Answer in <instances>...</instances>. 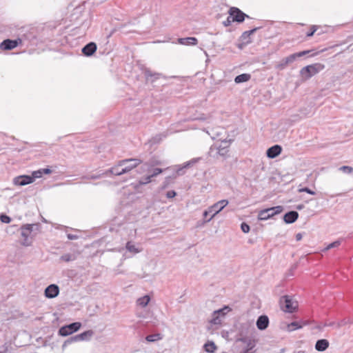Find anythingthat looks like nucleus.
Segmentation results:
<instances>
[{"label":"nucleus","instance_id":"f257e3e1","mask_svg":"<svg viewBox=\"0 0 353 353\" xmlns=\"http://www.w3.org/2000/svg\"><path fill=\"white\" fill-rule=\"evenodd\" d=\"M40 228L39 223L24 224L21 225L19 229L21 237L20 244L24 247L31 246L35 235L40 230Z\"/></svg>","mask_w":353,"mask_h":353},{"label":"nucleus","instance_id":"f03ea898","mask_svg":"<svg viewBox=\"0 0 353 353\" xmlns=\"http://www.w3.org/2000/svg\"><path fill=\"white\" fill-rule=\"evenodd\" d=\"M230 143V140L226 139L221 141L219 143H214L210 148L209 155L215 159L219 157H225L229 152Z\"/></svg>","mask_w":353,"mask_h":353},{"label":"nucleus","instance_id":"7ed1b4c3","mask_svg":"<svg viewBox=\"0 0 353 353\" xmlns=\"http://www.w3.org/2000/svg\"><path fill=\"white\" fill-rule=\"evenodd\" d=\"M228 201L226 199L220 200L215 203L212 205L210 206L207 210H205L203 213L204 219H206L209 214H211V216L205 219V222H210L217 214L223 210V208L228 205Z\"/></svg>","mask_w":353,"mask_h":353},{"label":"nucleus","instance_id":"20e7f679","mask_svg":"<svg viewBox=\"0 0 353 353\" xmlns=\"http://www.w3.org/2000/svg\"><path fill=\"white\" fill-rule=\"evenodd\" d=\"M325 68V65L321 63H316L303 67L300 70V75L303 80H307Z\"/></svg>","mask_w":353,"mask_h":353},{"label":"nucleus","instance_id":"39448f33","mask_svg":"<svg viewBox=\"0 0 353 353\" xmlns=\"http://www.w3.org/2000/svg\"><path fill=\"white\" fill-rule=\"evenodd\" d=\"M309 52V50H305L290 54V56L285 57L279 61L276 65V68L279 70H282L285 69L288 65L294 62L297 58L301 57L308 54Z\"/></svg>","mask_w":353,"mask_h":353},{"label":"nucleus","instance_id":"423d86ee","mask_svg":"<svg viewBox=\"0 0 353 353\" xmlns=\"http://www.w3.org/2000/svg\"><path fill=\"white\" fill-rule=\"evenodd\" d=\"M280 304L283 310L286 312H293L298 307L297 301L288 295L281 298Z\"/></svg>","mask_w":353,"mask_h":353},{"label":"nucleus","instance_id":"0eeeda50","mask_svg":"<svg viewBox=\"0 0 353 353\" xmlns=\"http://www.w3.org/2000/svg\"><path fill=\"white\" fill-rule=\"evenodd\" d=\"M283 211L282 206H276L261 210L259 212L258 219L261 221H265L273 216L280 214Z\"/></svg>","mask_w":353,"mask_h":353},{"label":"nucleus","instance_id":"6e6552de","mask_svg":"<svg viewBox=\"0 0 353 353\" xmlns=\"http://www.w3.org/2000/svg\"><path fill=\"white\" fill-rule=\"evenodd\" d=\"M93 332L92 330H87L85 332H83L79 334L75 335L72 337H70L67 341H65L62 347L63 349L65 348L68 344H70L74 342H78V341H89L90 340L91 337L93 336Z\"/></svg>","mask_w":353,"mask_h":353},{"label":"nucleus","instance_id":"1a4fd4ad","mask_svg":"<svg viewBox=\"0 0 353 353\" xmlns=\"http://www.w3.org/2000/svg\"><path fill=\"white\" fill-rule=\"evenodd\" d=\"M141 162L142 161L138 159H127L120 161V165H122L121 172L125 173L129 172L132 169L140 165Z\"/></svg>","mask_w":353,"mask_h":353},{"label":"nucleus","instance_id":"9d476101","mask_svg":"<svg viewBox=\"0 0 353 353\" xmlns=\"http://www.w3.org/2000/svg\"><path fill=\"white\" fill-rule=\"evenodd\" d=\"M243 343V347L240 353H253V349L256 346V340L250 337H245L239 339Z\"/></svg>","mask_w":353,"mask_h":353},{"label":"nucleus","instance_id":"9b49d317","mask_svg":"<svg viewBox=\"0 0 353 353\" xmlns=\"http://www.w3.org/2000/svg\"><path fill=\"white\" fill-rule=\"evenodd\" d=\"M81 326V323L75 322L71 324L61 327L59 330V334L63 336H67L78 331Z\"/></svg>","mask_w":353,"mask_h":353},{"label":"nucleus","instance_id":"f8f14e48","mask_svg":"<svg viewBox=\"0 0 353 353\" xmlns=\"http://www.w3.org/2000/svg\"><path fill=\"white\" fill-rule=\"evenodd\" d=\"M230 310V309L229 307L226 306L222 309L214 311L212 315V319L210 320V323L213 325H220L221 323L222 319Z\"/></svg>","mask_w":353,"mask_h":353},{"label":"nucleus","instance_id":"ddd939ff","mask_svg":"<svg viewBox=\"0 0 353 353\" xmlns=\"http://www.w3.org/2000/svg\"><path fill=\"white\" fill-rule=\"evenodd\" d=\"M229 14L232 17V21L243 22L245 17H248L247 14L243 13L239 8L232 7L229 10Z\"/></svg>","mask_w":353,"mask_h":353},{"label":"nucleus","instance_id":"4468645a","mask_svg":"<svg viewBox=\"0 0 353 353\" xmlns=\"http://www.w3.org/2000/svg\"><path fill=\"white\" fill-rule=\"evenodd\" d=\"M34 182V178L28 175H21L14 178L13 183L16 185H26Z\"/></svg>","mask_w":353,"mask_h":353},{"label":"nucleus","instance_id":"2eb2a0df","mask_svg":"<svg viewBox=\"0 0 353 353\" xmlns=\"http://www.w3.org/2000/svg\"><path fill=\"white\" fill-rule=\"evenodd\" d=\"M59 288L55 284H51L45 290V296L48 299H53L58 296Z\"/></svg>","mask_w":353,"mask_h":353},{"label":"nucleus","instance_id":"dca6fc26","mask_svg":"<svg viewBox=\"0 0 353 353\" xmlns=\"http://www.w3.org/2000/svg\"><path fill=\"white\" fill-rule=\"evenodd\" d=\"M21 42L20 39L18 40H11V39H6L4 40L0 45V47L2 50H10L15 48L19 43Z\"/></svg>","mask_w":353,"mask_h":353},{"label":"nucleus","instance_id":"f3484780","mask_svg":"<svg viewBox=\"0 0 353 353\" xmlns=\"http://www.w3.org/2000/svg\"><path fill=\"white\" fill-rule=\"evenodd\" d=\"M199 159H193L189 161L185 162L183 165H176V175H183L185 173V169L189 168L193 164L196 163L198 161Z\"/></svg>","mask_w":353,"mask_h":353},{"label":"nucleus","instance_id":"a211bd4d","mask_svg":"<svg viewBox=\"0 0 353 353\" xmlns=\"http://www.w3.org/2000/svg\"><path fill=\"white\" fill-rule=\"evenodd\" d=\"M125 249L133 255L142 251V248L140 245L131 241L127 242Z\"/></svg>","mask_w":353,"mask_h":353},{"label":"nucleus","instance_id":"6ab92c4d","mask_svg":"<svg viewBox=\"0 0 353 353\" xmlns=\"http://www.w3.org/2000/svg\"><path fill=\"white\" fill-rule=\"evenodd\" d=\"M256 327L260 330H265L269 325V319L265 315L260 316L256 323Z\"/></svg>","mask_w":353,"mask_h":353},{"label":"nucleus","instance_id":"aec40b11","mask_svg":"<svg viewBox=\"0 0 353 353\" xmlns=\"http://www.w3.org/2000/svg\"><path fill=\"white\" fill-rule=\"evenodd\" d=\"M282 148L279 145H275L268 149L266 154L268 157L274 159L281 154Z\"/></svg>","mask_w":353,"mask_h":353},{"label":"nucleus","instance_id":"412c9836","mask_svg":"<svg viewBox=\"0 0 353 353\" xmlns=\"http://www.w3.org/2000/svg\"><path fill=\"white\" fill-rule=\"evenodd\" d=\"M299 214L296 211H290L284 215L283 219L286 223H292L296 221Z\"/></svg>","mask_w":353,"mask_h":353},{"label":"nucleus","instance_id":"4be33fe9","mask_svg":"<svg viewBox=\"0 0 353 353\" xmlns=\"http://www.w3.org/2000/svg\"><path fill=\"white\" fill-rule=\"evenodd\" d=\"M330 345V343L327 339H319L316 342L315 349L319 352L326 350Z\"/></svg>","mask_w":353,"mask_h":353},{"label":"nucleus","instance_id":"5701e85b","mask_svg":"<svg viewBox=\"0 0 353 353\" xmlns=\"http://www.w3.org/2000/svg\"><path fill=\"white\" fill-rule=\"evenodd\" d=\"M96 50V44L91 42L83 48L82 52L86 56H91Z\"/></svg>","mask_w":353,"mask_h":353},{"label":"nucleus","instance_id":"b1692460","mask_svg":"<svg viewBox=\"0 0 353 353\" xmlns=\"http://www.w3.org/2000/svg\"><path fill=\"white\" fill-rule=\"evenodd\" d=\"M178 42L181 45L195 46L197 44V39L195 37L180 38Z\"/></svg>","mask_w":353,"mask_h":353},{"label":"nucleus","instance_id":"393cba45","mask_svg":"<svg viewBox=\"0 0 353 353\" xmlns=\"http://www.w3.org/2000/svg\"><path fill=\"white\" fill-rule=\"evenodd\" d=\"M150 301V296L145 295L142 297L139 298L137 300V305L141 307H145L148 305Z\"/></svg>","mask_w":353,"mask_h":353},{"label":"nucleus","instance_id":"a878e982","mask_svg":"<svg viewBox=\"0 0 353 353\" xmlns=\"http://www.w3.org/2000/svg\"><path fill=\"white\" fill-rule=\"evenodd\" d=\"M203 348L205 351L207 352L214 353L217 349V347L213 341H208L207 343L204 344Z\"/></svg>","mask_w":353,"mask_h":353},{"label":"nucleus","instance_id":"bb28decb","mask_svg":"<svg viewBox=\"0 0 353 353\" xmlns=\"http://www.w3.org/2000/svg\"><path fill=\"white\" fill-rule=\"evenodd\" d=\"M251 78V75L250 74L244 73L240 75H238L234 79V82L236 83H241L243 82L248 81Z\"/></svg>","mask_w":353,"mask_h":353},{"label":"nucleus","instance_id":"cd10ccee","mask_svg":"<svg viewBox=\"0 0 353 353\" xmlns=\"http://www.w3.org/2000/svg\"><path fill=\"white\" fill-rule=\"evenodd\" d=\"M304 325H305V323H301L299 322L294 321L288 325L287 330L288 332H292V331L302 328Z\"/></svg>","mask_w":353,"mask_h":353},{"label":"nucleus","instance_id":"c85d7f7f","mask_svg":"<svg viewBox=\"0 0 353 353\" xmlns=\"http://www.w3.org/2000/svg\"><path fill=\"white\" fill-rule=\"evenodd\" d=\"M162 339H163V335L160 333L150 334L145 337V340L148 342H155V341H160Z\"/></svg>","mask_w":353,"mask_h":353},{"label":"nucleus","instance_id":"c756f323","mask_svg":"<svg viewBox=\"0 0 353 353\" xmlns=\"http://www.w3.org/2000/svg\"><path fill=\"white\" fill-rule=\"evenodd\" d=\"M121 168H122V165H120V161H119L117 165H116L115 166L112 167L108 172L111 173V174H112L119 176V175H121L123 174H125V172H121Z\"/></svg>","mask_w":353,"mask_h":353},{"label":"nucleus","instance_id":"7c9ffc66","mask_svg":"<svg viewBox=\"0 0 353 353\" xmlns=\"http://www.w3.org/2000/svg\"><path fill=\"white\" fill-rule=\"evenodd\" d=\"M144 74L147 80H150L152 77H154V79H157L160 77V74L152 72L150 70H145L144 71Z\"/></svg>","mask_w":353,"mask_h":353},{"label":"nucleus","instance_id":"2f4dec72","mask_svg":"<svg viewBox=\"0 0 353 353\" xmlns=\"http://www.w3.org/2000/svg\"><path fill=\"white\" fill-rule=\"evenodd\" d=\"M341 242L339 240L332 242L327 245V246L323 249V251H327L332 248H338L341 245Z\"/></svg>","mask_w":353,"mask_h":353},{"label":"nucleus","instance_id":"473e14b6","mask_svg":"<svg viewBox=\"0 0 353 353\" xmlns=\"http://www.w3.org/2000/svg\"><path fill=\"white\" fill-rule=\"evenodd\" d=\"M339 170L345 173L351 174L353 172V168L350 166L343 165L339 168Z\"/></svg>","mask_w":353,"mask_h":353},{"label":"nucleus","instance_id":"72a5a7b5","mask_svg":"<svg viewBox=\"0 0 353 353\" xmlns=\"http://www.w3.org/2000/svg\"><path fill=\"white\" fill-rule=\"evenodd\" d=\"M151 181H152V177L149 174V175L146 176L145 177L142 178L139 181V183L141 185H145V184L150 183Z\"/></svg>","mask_w":353,"mask_h":353},{"label":"nucleus","instance_id":"f704fd0d","mask_svg":"<svg viewBox=\"0 0 353 353\" xmlns=\"http://www.w3.org/2000/svg\"><path fill=\"white\" fill-rule=\"evenodd\" d=\"M42 175H43L42 170H41V169H39L38 170L34 171L32 173V176H30L34 178V180L35 179L41 178L42 176Z\"/></svg>","mask_w":353,"mask_h":353},{"label":"nucleus","instance_id":"c9c22d12","mask_svg":"<svg viewBox=\"0 0 353 353\" xmlns=\"http://www.w3.org/2000/svg\"><path fill=\"white\" fill-rule=\"evenodd\" d=\"M163 172V170L161 168H155L152 170V172L150 174V176L152 178L157 176L159 174Z\"/></svg>","mask_w":353,"mask_h":353},{"label":"nucleus","instance_id":"e433bc0d","mask_svg":"<svg viewBox=\"0 0 353 353\" xmlns=\"http://www.w3.org/2000/svg\"><path fill=\"white\" fill-rule=\"evenodd\" d=\"M299 192H307V193H308L310 194H312V195H314L315 194V192L311 190L308 188H300V189H299Z\"/></svg>","mask_w":353,"mask_h":353},{"label":"nucleus","instance_id":"4c0bfd02","mask_svg":"<svg viewBox=\"0 0 353 353\" xmlns=\"http://www.w3.org/2000/svg\"><path fill=\"white\" fill-rule=\"evenodd\" d=\"M241 228L244 233H248L250 230V226L245 223H241Z\"/></svg>","mask_w":353,"mask_h":353},{"label":"nucleus","instance_id":"58836bf2","mask_svg":"<svg viewBox=\"0 0 353 353\" xmlns=\"http://www.w3.org/2000/svg\"><path fill=\"white\" fill-rule=\"evenodd\" d=\"M1 221L5 223H9L11 221V219L7 215H1Z\"/></svg>","mask_w":353,"mask_h":353},{"label":"nucleus","instance_id":"ea45409f","mask_svg":"<svg viewBox=\"0 0 353 353\" xmlns=\"http://www.w3.org/2000/svg\"><path fill=\"white\" fill-rule=\"evenodd\" d=\"M312 30L307 33V37H312L314 35V32L317 30L316 26H312L311 27Z\"/></svg>","mask_w":353,"mask_h":353},{"label":"nucleus","instance_id":"a19ab883","mask_svg":"<svg viewBox=\"0 0 353 353\" xmlns=\"http://www.w3.org/2000/svg\"><path fill=\"white\" fill-rule=\"evenodd\" d=\"M61 259L64 261H70L72 260L71 255L69 254L63 255Z\"/></svg>","mask_w":353,"mask_h":353},{"label":"nucleus","instance_id":"79ce46f5","mask_svg":"<svg viewBox=\"0 0 353 353\" xmlns=\"http://www.w3.org/2000/svg\"><path fill=\"white\" fill-rule=\"evenodd\" d=\"M176 192L173 190H171V191H168L166 194V196L169 199H171V198H173L176 196Z\"/></svg>","mask_w":353,"mask_h":353},{"label":"nucleus","instance_id":"37998d69","mask_svg":"<svg viewBox=\"0 0 353 353\" xmlns=\"http://www.w3.org/2000/svg\"><path fill=\"white\" fill-rule=\"evenodd\" d=\"M232 21V17H230V15L229 14V17H228L227 20L223 22V24L225 26H228Z\"/></svg>","mask_w":353,"mask_h":353},{"label":"nucleus","instance_id":"c03bdc74","mask_svg":"<svg viewBox=\"0 0 353 353\" xmlns=\"http://www.w3.org/2000/svg\"><path fill=\"white\" fill-rule=\"evenodd\" d=\"M67 236H68V239L70 240H75V239H78V236L77 235L72 234H68L67 235Z\"/></svg>","mask_w":353,"mask_h":353},{"label":"nucleus","instance_id":"a18cd8bd","mask_svg":"<svg viewBox=\"0 0 353 353\" xmlns=\"http://www.w3.org/2000/svg\"><path fill=\"white\" fill-rule=\"evenodd\" d=\"M42 170V173L43 174H50L52 172V170L49 168H43L41 169Z\"/></svg>","mask_w":353,"mask_h":353},{"label":"nucleus","instance_id":"49530a36","mask_svg":"<svg viewBox=\"0 0 353 353\" xmlns=\"http://www.w3.org/2000/svg\"><path fill=\"white\" fill-rule=\"evenodd\" d=\"M255 30H256V29H253L250 31H246L243 33V35H245V34L250 35V34H252Z\"/></svg>","mask_w":353,"mask_h":353},{"label":"nucleus","instance_id":"de8ad7c7","mask_svg":"<svg viewBox=\"0 0 353 353\" xmlns=\"http://www.w3.org/2000/svg\"><path fill=\"white\" fill-rule=\"evenodd\" d=\"M302 239V234L301 233H298L296 235V241H300Z\"/></svg>","mask_w":353,"mask_h":353},{"label":"nucleus","instance_id":"09e8293b","mask_svg":"<svg viewBox=\"0 0 353 353\" xmlns=\"http://www.w3.org/2000/svg\"><path fill=\"white\" fill-rule=\"evenodd\" d=\"M303 208H304V205H299L296 207V209H298V210H302Z\"/></svg>","mask_w":353,"mask_h":353},{"label":"nucleus","instance_id":"8fccbe9b","mask_svg":"<svg viewBox=\"0 0 353 353\" xmlns=\"http://www.w3.org/2000/svg\"><path fill=\"white\" fill-rule=\"evenodd\" d=\"M97 178H98V176H91V179H97Z\"/></svg>","mask_w":353,"mask_h":353}]
</instances>
